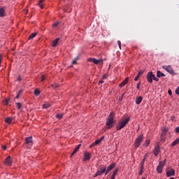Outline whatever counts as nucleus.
Wrapping results in <instances>:
<instances>
[{"instance_id":"f257e3e1","label":"nucleus","mask_w":179,"mask_h":179,"mask_svg":"<svg viewBox=\"0 0 179 179\" xmlns=\"http://www.w3.org/2000/svg\"><path fill=\"white\" fill-rule=\"evenodd\" d=\"M115 117V113L111 112L107 120H106V129H111L113 127H114V124H115V122L114 121V117Z\"/></svg>"},{"instance_id":"f03ea898","label":"nucleus","mask_w":179,"mask_h":179,"mask_svg":"<svg viewBox=\"0 0 179 179\" xmlns=\"http://www.w3.org/2000/svg\"><path fill=\"white\" fill-rule=\"evenodd\" d=\"M130 120H131V117H127L125 120H123L119 122V123L116 127L117 131H121L122 128H124L127 126V124L129 122Z\"/></svg>"},{"instance_id":"7ed1b4c3","label":"nucleus","mask_w":179,"mask_h":179,"mask_svg":"<svg viewBox=\"0 0 179 179\" xmlns=\"http://www.w3.org/2000/svg\"><path fill=\"white\" fill-rule=\"evenodd\" d=\"M143 141V135L141 134L135 140V143H134L135 148H139V146H141V143H142Z\"/></svg>"},{"instance_id":"20e7f679","label":"nucleus","mask_w":179,"mask_h":179,"mask_svg":"<svg viewBox=\"0 0 179 179\" xmlns=\"http://www.w3.org/2000/svg\"><path fill=\"white\" fill-rule=\"evenodd\" d=\"M162 68L171 75H177V73L174 71V70L173 69V68H171V66H162Z\"/></svg>"},{"instance_id":"39448f33","label":"nucleus","mask_w":179,"mask_h":179,"mask_svg":"<svg viewBox=\"0 0 179 179\" xmlns=\"http://www.w3.org/2000/svg\"><path fill=\"white\" fill-rule=\"evenodd\" d=\"M116 166H117V164L115 162H113L112 164H110L106 169L105 176H107V174H108V173H110V171H111L113 169H115Z\"/></svg>"},{"instance_id":"423d86ee","label":"nucleus","mask_w":179,"mask_h":179,"mask_svg":"<svg viewBox=\"0 0 179 179\" xmlns=\"http://www.w3.org/2000/svg\"><path fill=\"white\" fill-rule=\"evenodd\" d=\"M155 75H153V72L150 71L147 74V81L148 83H153V78Z\"/></svg>"},{"instance_id":"0eeeda50","label":"nucleus","mask_w":179,"mask_h":179,"mask_svg":"<svg viewBox=\"0 0 179 179\" xmlns=\"http://www.w3.org/2000/svg\"><path fill=\"white\" fill-rule=\"evenodd\" d=\"M87 61H89V62H93V64H95V65H99V64L103 62V60L101 59H96V58L92 57L88 58Z\"/></svg>"},{"instance_id":"6e6552de","label":"nucleus","mask_w":179,"mask_h":179,"mask_svg":"<svg viewBox=\"0 0 179 179\" xmlns=\"http://www.w3.org/2000/svg\"><path fill=\"white\" fill-rule=\"evenodd\" d=\"M106 171H107V167L103 165H101L99 169H98L97 171L98 174H99V176H102L103 174H104V173H106Z\"/></svg>"},{"instance_id":"1a4fd4ad","label":"nucleus","mask_w":179,"mask_h":179,"mask_svg":"<svg viewBox=\"0 0 179 179\" xmlns=\"http://www.w3.org/2000/svg\"><path fill=\"white\" fill-rule=\"evenodd\" d=\"M92 159V154L88 152H85L84 153V158H83V162H86L87 160H90Z\"/></svg>"},{"instance_id":"9d476101","label":"nucleus","mask_w":179,"mask_h":179,"mask_svg":"<svg viewBox=\"0 0 179 179\" xmlns=\"http://www.w3.org/2000/svg\"><path fill=\"white\" fill-rule=\"evenodd\" d=\"M25 145H30L31 146H33V137L32 136L27 137L25 138Z\"/></svg>"},{"instance_id":"9b49d317","label":"nucleus","mask_w":179,"mask_h":179,"mask_svg":"<svg viewBox=\"0 0 179 179\" xmlns=\"http://www.w3.org/2000/svg\"><path fill=\"white\" fill-rule=\"evenodd\" d=\"M4 163L6 166H12V158L10 156L6 158Z\"/></svg>"},{"instance_id":"f8f14e48","label":"nucleus","mask_w":179,"mask_h":179,"mask_svg":"<svg viewBox=\"0 0 179 179\" xmlns=\"http://www.w3.org/2000/svg\"><path fill=\"white\" fill-rule=\"evenodd\" d=\"M159 152H160V146L159 145H157L154 148L155 156H158Z\"/></svg>"},{"instance_id":"ddd939ff","label":"nucleus","mask_w":179,"mask_h":179,"mask_svg":"<svg viewBox=\"0 0 179 179\" xmlns=\"http://www.w3.org/2000/svg\"><path fill=\"white\" fill-rule=\"evenodd\" d=\"M171 176H176V171H174V169H171L166 172V177H171Z\"/></svg>"},{"instance_id":"4468645a","label":"nucleus","mask_w":179,"mask_h":179,"mask_svg":"<svg viewBox=\"0 0 179 179\" xmlns=\"http://www.w3.org/2000/svg\"><path fill=\"white\" fill-rule=\"evenodd\" d=\"M129 80V78H126L124 80H123L120 84V87H124L128 83V81Z\"/></svg>"},{"instance_id":"2eb2a0df","label":"nucleus","mask_w":179,"mask_h":179,"mask_svg":"<svg viewBox=\"0 0 179 179\" xmlns=\"http://www.w3.org/2000/svg\"><path fill=\"white\" fill-rule=\"evenodd\" d=\"M157 78H164L166 76L165 73H162L160 71H157Z\"/></svg>"},{"instance_id":"dca6fc26","label":"nucleus","mask_w":179,"mask_h":179,"mask_svg":"<svg viewBox=\"0 0 179 179\" xmlns=\"http://www.w3.org/2000/svg\"><path fill=\"white\" fill-rule=\"evenodd\" d=\"M58 41H59V38L55 39L52 43V47H57L58 45Z\"/></svg>"},{"instance_id":"f3484780","label":"nucleus","mask_w":179,"mask_h":179,"mask_svg":"<svg viewBox=\"0 0 179 179\" xmlns=\"http://www.w3.org/2000/svg\"><path fill=\"white\" fill-rule=\"evenodd\" d=\"M142 75H143V71L140 70L138 71V76L134 78L135 82H137L138 79H139V78H141V76Z\"/></svg>"},{"instance_id":"a211bd4d","label":"nucleus","mask_w":179,"mask_h":179,"mask_svg":"<svg viewBox=\"0 0 179 179\" xmlns=\"http://www.w3.org/2000/svg\"><path fill=\"white\" fill-rule=\"evenodd\" d=\"M167 132H169V127H164L162 129V132L161 134V135H164L166 136V135L167 134Z\"/></svg>"},{"instance_id":"6ab92c4d","label":"nucleus","mask_w":179,"mask_h":179,"mask_svg":"<svg viewBox=\"0 0 179 179\" xmlns=\"http://www.w3.org/2000/svg\"><path fill=\"white\" fill-rule=\"evenodd\" d=\"M142 100H143V97L138 96L136 99V104H141V103H142Z\"/></svg>"},{"instance_id":"aec40b11","label":"nucleus","mask_w":179,"mask_h":179,"mask_svg":"<svg viewBox=\"0 0 179 179\" xmlns=\"http://www.w3.org/2000/svg\"><path fill=\"white\" fill-rule=\"evenodd\" d=\"M5 16V8H0V17H3Z\"/></svg>"},{"instance_id":"412c9836","label":"nucleus","mask_w":179,"mask_h":179,"mask_svg":"<svg viewBox=\"0 0 179 179\" xmlns=\"http://www.w3.org/2000/svg\"><path fill=\"white\" fill-rule=\"evenodd\" d=\"M80 146H82L81 144H79L76 148V149L73 150V152H72L71 154V156H73V155H75L78 150L79 149H80Z\"/></svg>"},{"instance_id":"4be33fe9","label":"nucleus","mask_w":179,"mask_h":179,"mask_svg":"<svg viewBox=\"0 0 179 179\" xmlns=\"http://www.w3.org/2000/svg\"><path fill=\"white\" fill-rule=\"evenodd\" d=\"M118 171H119L118 168H116V169L113 171L111 177L113 178H115V176H117V174L118 173Z\"/></svg>"},{"instance_id":"5701e85b","label":"nucleus","mask_w":179,"mask_h":179,"mask_svg":"<svg viewBox=\"0 0 179 179\" xmlns=\"http://www.w3.org/2000/svg\"><path fill=\"white\" fill-rule=\"evenodd\" d=\"M157 171L159 173V174H162V171H163V167L158 165L157 167Z\"/></svg>"},{"instance_id":"b1692460","label":"nucleus","mask_w":179,"mask_h":179,"mask_svg":"<svg viewBox=\"0 0 179 179\" xmlns=\"http://www.w3.org/2000/svg\"><path fill=\"white\" fill-rule=\"evenodd\" d=\"M36 36H37V33H32L29 37L28 38V40H33V38H34V37H36Z\"/></svg>"},{"instance_id":"393cba45","label":"nucleus","mask_w":179,"mask_h":179,"mask_svg":"<svg viewBox=\"0 0 179 179\" xmlns=\"http://www.w3.org/2000/svg\"><path fill=\"white\" fill-rule=\"evenodd\" d=\"M159 166L160 167L164 168V166H166V159H165L164 161H161V162H159Z\"/></svg>"},{"instance_id":"a878e982","label":"nucleus","mask_w":179,"mask_h":179,"mask_svg":"<svg viewBox=\"0 0 179 179\" xmlns=\"http://www.w3.org/2000/svg\"><path fill=\"white\" fill-rule=\"evenodd\" d=\"M101 143L100 139L96 140L94 143H92V146H96V145H100Z\"/></svg>"},{"instance_id":"bb28decb","label":"nucleus","mask_w":179,"mask_h":179,"mask_svg":"<svg viewBox=\"0 0 179 179\" xmlns=\"http://www.w3.org/2000/svg\"><path fill=\"white\" fill-rule=\"evenodd\" d=\"M43 107L44 108H50V107H51V104H50L49 103H45L43 105Z\"/></svg>"},{"instance_id":"cd10ccee","label":"nucleus","mask_w":179,"mask_h":179,"mask_svg":"<svg viewBox=\"0 0 179 179\" xmlns=\"http://www.w3.org/2000/svg\"><path fill=\"white\" fill-rule=\"evenodd\" d=\"M160 141H161V142H162V143L166 142V136H164L163 134H161Z\"/></svg>"},{"instance_id":"c85d7f7f","label":"nucleus","mask_w":179,"mask_h":179,"mask_svg":"<svg viewBox=\"0 0 179 179\" xmlns=\"http://www.w3.org/2000/svg\"><path fill=\"white\" fill-rule=\"evenodd\" d=\"M148 154H145L143 161L141 162V164H145V162H146V159H148Z\"/></svg>"},{"instance_id":"c756f323","label":"nucleus","mask_w":179,"mask_h":179,"mask_svg":"<svg viewBox=\"0 0 179 179\" xmlns=\"http://www.w3.org/2000/svg\"><path fill=\"white\" fill-rule=\"evenodd\" d=\"M63 115L62 113H57L56 115V118H58V120H62Z\"/></svg>"},{"instance_id":"7c9ffc66","label":"nucleus","mask_w":179,"mask_h":179,"mask_svg":"<svg viewBox=\"0 0 179 179\" xmlns=\"http://www.w3.org/2000/svg\"><path fill=\"white\" fill-rule=\"evenodd\" d=\"M149 145H150V140H147V141H145V144H144V146H145V148H148V146H149Z\"/></svg>"},{"instance_id":"2f4dec72","label":"nucleus","mask_w":179,"mask_h":179,"mask_svg":"<svg viewBox=\"0 0 179 179\" xmlns=\"http://www.w3.org/2000/svg\"><path fill=\"white\" fill-rule=\"evenodd\" d=\"M6 122H7V124H10V122H12V117L6 118Z\"/></svg>"},{"instance_id":"473e14b6","label":"nucleus","mask_w":179,"mask_h":179,"mask_svg":"<svg viewBox=\"0 0 179 179\" xmlns=\"http://www.w3.org/2000/svg\"><path fill=\"white\" fill-rule=\"evenodd\" d=\"M34 94L35 96H40V90H38V89L35 90Z\"/></svg>"},{"instance_id":"72a5a7b5","label":"nucleus","mask_w":179,"mask_h":179,"mask_svg":"<svg viewBox=\"0 0 179 179\" xmlns=\"http://www.w3.org/2000/svg\"><path fill=\"white\" fill-rule=\"evenodd\" d=\"M52 87L53 89H57V87H59V85H58V84H57V83L53 84V85H52Z\"/></svg>"},{"instance_id":"f704fd0d","label":"nucleus","mask_w":179,"mask_h":179,"mask_svg":"<svg viewBox=\"0 0 179 179\" xmlns=\"http://www.w3.org/2000/svg\"><path fill=\"white\" fill-rule=\"evenodd\" d=\"M59 23H61V22H56L53 23L52 27H57L58 26V24H59Z\"/></svg>"},{"instance_id":"c9c22d12","label":"nucleus","mask_w":179,"mask_h":179,"mask_svg":"<svg viewBox=\"0 0 179 179\" xmlns=\"http://www.w3.org/2000/svg\"><path fill=\"white\" fill-rule=\"evenodd\" d=\"M17 108H18V110H20V108H22V103H20V102L17 103Z\"/></svg>"},{"instance_id":"e433bc0d","label":"nucleus","mask_w":179,"mask_h":179,"mask_svg":"<svg viewBox=\"0 0 179 179\" xmlns=\"http://www.w3.org/2000/svg\"><path fill=\"white\" fill-rule=\"evenodd\" d=\"M38 6H40L41 9H43L44 8V6L41 3H38Z\"/></svg>"},{"instance_id":"4c0bfd02","label":"nucleus","mask_w":179,"mask_h":179,"mask_svg":"<svg viewBox=\"0 0 179 179\" xmlns=\"http://www.w3.org/2000/svg\"><path fill=\"white\" fill-rule=\"evenodd\" d=\"M152 80H155L156 82H159V78H156V76L154 75Z\"/></svg>"},{"instance_id":"58836bf2","label":"nucleus","mask_w":179,"mask_h":179,"mask_svg":"<svg viewBox=\"0 0 179 179\" xmlns=\"http://www.w3.org/2000/svg\"><path fill=\"white\" fill-rule=\"evenodd\" d=\"M143 169H145V164H141L140 170H143Z\"/></svg>"},{"instance_id":"ea45409f","label":"nucleus","mask_w":179,"mask_h":179,"mask_svg":"<svg viewBox=\"0 0 179 179\" xmlns=\"http://www.w3.org/2000/svg\"><path fill=\"white\" fill-rule=\"evenodd\" d=\"M44 80H45V78L44 77V76H42L41 78V82H44Z\"/></svg>"},{"instance_id":"a19ab883","label":"nucleus","mask_w":179,"mask_h":179,"mask_svg":"<svg viewBox=\"0 0 179 179\" xmlns=\"http://www.w3.org/2000/svg\"><path fill=\"white\" fill-rule=\"evenodd\" d=\"M141 82L138 83V84L137 85V89L139 90V89H141Z\"/></svg>"},{"instance_id":"79ce46f5","label":"nucleus","mask_w":179,"mask_h":179,"mask_svg":"<svg viewBox=\"0 0 179 179\" xmlns=\"http://www.w3.org/2000/svg\"><path fill=\"white\" fill-rule=\"evenodd\" d=\"M17 80H18V82H20L22 80V77L18 76Z\"/></svg>"},{"instance_id":"37998d69","label":"nucleus","mask_w":179,"mask_h":179,"mask_svg":"<svg viewBox=\"0 0 179 179\" xmlns=\"http://www.w3.org/2000/svg\"><path fill=\"white\" fill-rule=\"evenodd\" d=\"M168 93L169 96H171V94H173V92H171V90H169Z\"/></svg>"},{"instance_id":"c03bdc74","label":"nucleus","mask_w":179,"mask_h":179,"mask_svg":"<svg viewBox=\"0 0 179 179\" xmlns=\"http://www.w3.org/2000/svg\"><path fill=\"white\" fill-rule=\"evenodd\" d=\"M99 141H101V142H103V141H104V136H101Z\"/></svg>"},{"instance_id":"a18cd8bd","label":"nucleus","mask_w":179,"mask_h":179,"mask_svg":"<svg viewBox=\"0 0 179 179\" xmlns=\"http://www.w3.org/2000/svg\"><path fill=\"white\" fill-rule=\"evenodd\" d=\"M98 176H100L99 173L96 171V173L93 176V177H98Z\"/></svg>"},{"instance_id":"49530a36","label":"nucleus","mask_w":179,"mask_h":179,"mask_svg":"<svg viewBox=\"0 0 179 179\" xmlns=\"http://www.w3.org/2000/svg\"><path fill=\"white\" fill-rule=\"evenodd\" d=\"M117 45H119V48H121V41H117Z\"/></svg>"},{"instance_id":"de8ad7c7","label":"nucleus","mask_w":179,"mask_h":179,"mask_svg":"<svg viewBox=\"0 0 179 179\" xmlns=\"http://www.w3.org/2000/svg\"><path fill=\"white\" fill-rule=\"evenodd\" d=\"M108 76L107 74H105L103 76L102 79H106Z\"/></svg>"},{"instance_id":"09e8293b","label":"nucleus","mask_w":179,"mask_h":179,"mask_svg":"<svg viewBox=\"0 0 179 179\" xmlns=\"http://www.w3.org/2000/svg\"><path fill=\"white\" fill-rule=\"evenodd\" d=\"M176 93L179 94V87L176 90Z\"/></svg>"},{"instance_id":"8fccbe9b","label":"nucleus","mask_w":179,"mask_h":179,"mask_svg":"<svg viewBox=\"0 0 179 179\" xmlns=\"http://www.w3.org/2000/svg\"><path fill=\"white\" fill-rule=\"evenodd\" d=\"M71 9H65L64 12H68L69 13H71Z\"/></svg>"},{"instance_id":"3c124183","label":"nucleus","mask_w":179,"mask_h":179,"mask_svg":"<svg viewBox=\"0 0 179 179\" xmlns=\"http://www.w3.org/2000/svg\"><path fill=\"white\" fill-rule=\"evenodd\" d=\"M103 83H104V81L102 80L99 82V85H103Z\"/></svg>"},{"instance_id":"603ef678","label":"nucleus","mask_w":179,"mask_h":179,"mask_svg":"<svg viewBox=\"0 0 179 179\" xmlns=\"http://www.w3.org/2000/svg\"><path fill=\"white\" fill-rule=\"evenodd\" d=\"M143 174V170H140L139 175L142 176Z\"/></svg>"},{"instance_id":"864d4df0","label":"nucleus","mask_w":179,"mask_h":179,"mask_svg":"<svg viewBox=\"0 0 179 179\" xmlns=\"http://www.w3.org/2000/svg\"><path fill=\"white\" fill-rule=\"evenodd\" d=\"M2 150H6V145H3L2 146Z\"/></svg>"},{"instance_id":"5fc2aeb1","label":"nucleus","mask_w":179,"mask_h":179,"mask_svg":"<svg viewBox=\"0 0 179 179\" xmlns=\"http://www.w3.org/2000/svg\"><path fill=\"white\" fill-rule=\"evenodd\" d=\"M176 131L178 134H179V127H176Z\"/></svg>"},{"instance_id":"6e6d98bb","label":"nucleus","mask_w":179,"mask_h":179,"mask_svg":"<svg viewBox=\"0 0 179 179\" xmlns=\"http://www.w3.org/2000/svg\"><path fill=\"white\" fill-rule=\"evenodd\" d=\"M44 2V0H39V2L38 3H43Z\"/></svg>"},{"instance_id":"4d7b16f0","label":"nucleus","mask_w":179,"mask_h":179,"mask_svg":"<svg viewBox=\"0 0 179 179\" xmlns=\"http://www.w3.org/2000/svg\"><path fill=\"white\" fill-rule=\"evenodd\" d=\"M72 64H73V65L76 64V59L73 60Z\"/></svg>"},{"instance_id":"13d9d810","label":"nucleus","mask_w":179,"mask_h":179,"mask_svg":"<svg viewBox=\"0 0 179 179\" xmlns=\"http://www.w3.org/2000/svg\"><path fill=\"white\" fill-rule=\"evenodd\" d=\"M74 59H75L76 61H78V59H79V57H76Z\"/></svg>"},{"instance_id":"bf43d9fd","label":"nucleus","mask_w":179,"mask_h":179,"mask_svg":"<svg viewBox=\"0 0 179 179\" xmlns=\"http://www.w3.org/2000/svg\"><path fill=\"white\" fill-rule=\"evenodd\" d=\"M22 90L19 91V92H18L19 96L20 95V93H22Z\"/></svg>"},{"instance_id":"052dcab7","label":"nucleus","mask_w":179,"mask_h":179,"mask_svg":"<svg viewBox=\"0 0 179 179\" xmlns=\"http://www.w3.org/2000/svg\"><path fill=\"white\" fill-rule=\"evenodd\" d=\"M15 99H19V94L15 96Z\"/></svg>"},{"instance_id":"680f3d73","label":"nucleus","mask_w":179,"mask_h":179,"mask_svg":"<svg viewBox=\"0 0 179 179\" xmlns=\"http://www.w3.org/2000/svg\"><path fill=\"white\" fill-rule=\"evenodd\" d=\"M93 146H95V145H93V144H92V145L90 146V148H93Z\"/></svg>"},{"instance_id":"e2e57ef3","label":"nucleus","mask_w":179,"mask_h":179,"mask_svg":"<svg viewBox=\"0 0 179 179\" xmlns=\"http://www.w3.org/2000/svg\"><path fill=\"white\" fill-rule=\"evenodd\" d=\"M8 100L6 101V105H8Z\"/></svg>"},{"instance_id":"0e129e2a","label":"nucleus","mask_w":179,"mask_h":179,"mask_svg":"<svg viewBox=\"0 0 179 179\" xmlns=\"http://www.w3.org/2000/svg\"><path fill=\"white\" fill-rule=\"evenodd\" d=\"M110 179H115V178L110 177Z\"/></svg>"},{"instance_id":"69168bd1","label":"nucleus","mask_w":179,"mask_h":179,"mask_svg":"<svg viewBox=\"0 0 179 179\" xmlns=\"http://www.w3.org/2000/svg\"><path fill=\"white\" fill-rule=\"evenodd\" d=\"M141 179H146V178H142Z\"/></svg>"},{"instance_id":"338daca9","label":"nucleus","mask_w":179,"mask_h":179,"mask_svg":"<svg viewBox=\"0 0 179 179\" xmlns=\"http://www.w3.org/2000/svg\"><path fill=\"white\" fill-rule=\"evenodd\" d=\"M1 61H2V59H0V62H1Z\"/></svg>"}]
</instances>
